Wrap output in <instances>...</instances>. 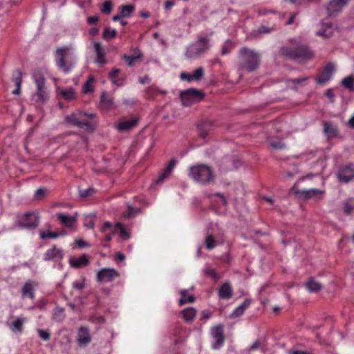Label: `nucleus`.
Returning <instances> with one entry per match:
<instances>
[{"mask_svg":"<svg viewBox=\"0 0 354 354\" xmlns=\"http://www.w3.org/2000/svg\"><path fill=\"white\" fill-rule=\"evenodd\" d=\"M233 48H234V45H233L232 42L230 41H226L222 46L221 52V55H225L228 54L232 50V49Z\"/></svg>","mask_w":354,"mask_h":354,"instance_id":"49530a36","label":"nucleus"},{"mask_svg":"<svg viewBox=\"0 0 354 354\" xmlns=\"http://www.w3.org/2000/svg\"><path fill=\"white\" fill-rule=\"evenodd\" d=\"M176 160H171V161H169L165 169L158 176V178L156 180L157 184L162 183L166 178L169 177L171 175V171H173L174 167L176 166Z\"/></svg>","mask_w":354,"mask_h":354,"instance_id":"4be33fe9","label":"nucleus"},{"mask_svg":"<svg viewBox=\"0 0 354 354\" xmlns=\"http://www.w3.org/2000/svg\"><path fill=\"white\" fill-rule=\"evenodd\" d=\"M189 176L196 183L206 185L214 181V175L210 167L205 164L194 165L189 169Z\"/></svg>","mask_w":354,"mask_h":354,"instance_id":"20e7f679","label":"nucleus"},{"mask_svg":"<svg viewBox=\"0 0 354 354\" xmlns=\"http://www.w3.org/2000/svg\"><path fill=\"white\" fill-rule=\"evenodd\" d=\"M260 342L259 340H256L250 347V351H254L259 348Z\"/></svg>","mask_w":354,"mask_h":354,"instance_id":"69168bd1","label":"nucleus"},{"mask_svg":"<svg viewBox=\"0 0 354 354\" xmlns=\"http://www.w3.org/2000/svg\"><path fill=\"white\" fill-rule=\"evenodd\" d=\"M77 342L80 346H86L91 342V335L87 327L81 326L79 328Z\"/></svg>","mask_w":354,"mask_h":354,"instance_id":"f3484780","label":"nucleus"},{"mask_svg":"<svg viewBox=\"0 0 354 354\" xmlns=\"http://www.w3.org/2000/svg\"><path fill=\"white\" fill-rule=\"evenodd\" d=\"M93 82V79L90 78L88 81L86 82L83 86V92L84 93H88L93 91L91 87V82Z\"/></svg>","mask_w":354,"mask_h":354,"instance_id":"6e6d98bb","label":"nucleus"},{"mask_svg":"<svg viewBox=\"0 0 354 354\" xmlns=\"http://www.w3.org/2000/svg\"><path fill=\"white\" fill-rule=\"evenodd\" d=\"M138 124V119L136 118H122L117 124V129L120 132L128 131Z\"/></svg>","mask_w":354,"mask_h":354,"instance_id":"dca6fc26","label":"nucleus"},{"mask_svg":"<svg viewBox=\"0 0 354 354\" xmlns=\"http://www.w3.org/2000/svg\"><path fill=\"white\" fill-rule=\"evenodd\" d=\"M112 10V3L110 1H105L101 9L102 12L109 14Z\"/></svg>","mask_w":354,"mask_h":354,"instance_id":"8fccbe9b","label":"nucleus"},{"mask_svg":"<svg viewBox=\"0 0 354 354\" xmlns=\"http://www.w3.org/2000/svg\"><path fill=\"white\" fill-rule=\"evenodd\" d=\"M281 56L286 58L305 62L314 57L313 52L305 45L299 44L295 48L289 46L281 47L279 50Z\"/></svg>","mask_w":354,"mask_h":354,"instance_id":"7ed1b4c3","label":"nucleus"},{"mask_svg":"<svg viewBox=\"0 0 354 354\" xmlns=\"http://www.w3.org/2000/svg\"><path fill=\"white\" fill-rule=\"evenodd\" d=\"M32 78L37 86L36 95L38 100L41 102H44L47 98V93L45 91V77L44 74L39 69H36L33 71Z\"/></svg>","mask_w":354,"mask_h":354,"instance_id":"6e6552de","label":"nucleus"},{"mask_svg":"<svg viewBox=\"0 0 354 354\" xmlns=\"http://www.w3.org/2000/svg\"><path fill=\"white\" fill-rule=\"evenodd\" d=\"M17 225L22 228L35 229L39 224V216L35 212H26L19 217Z\"/></svg>","mask_w":354,"mask_h":354,"instance_id":"0eeeda50","label":"nucleus"},{"mask_svg":"<svg viewBox=\"0 0 354 354\" xmlns=\"http://www.w3.org/2000/svg\"><path fill=\"white\" fill-rule=\"evenodd\" d=\"M134 8L133 5H122L120 7V13L123 17H129Z\"/></svg>","mask_w":354,"mask_h":354,"instance_id":"c9c22d12","label":"nucleus"},{"mask_svg":"<svg viewBox=\"0 0 354 354\" xmlns=\"http://www.w3.org/2000/svg\"><path fill=\"white\" fill-rule=\"evenodd\" d=\"M273 30H274L273 28H268V27L265 26H261L258 29V32L259 34H268V33L271 32Z\"/></svg>","mask_w":354,"mask_h":354,"instance_id":"4d7b16f0","label":"nucleus"},{"mask_svg":"<svg viewBox=\"0 0 354 354\" xmlns=\"http://www.w3.org/2000/svg\"><path fill=\"white\" fill-rule=\"evenodd\" d=\"M83 113H79L77 114H71L65 118V121L72 125L77 127L80 129H84L87 131H93V124L88 122L82 120Z\"/></svg>","mask_w":354,"mask_h":354,"instance_id":"9d476101","label":"nucleus"},{"mask_svg":"<svg viewBox=\"0 0 354 354\" xmlns=\"http://www.w3.org/2000/svg\"><path fill=\"white\" fill-rule=\"evenodd\" d=\"M61 95L66 100H71L75 97L74 89L71 88L62 90L61 91Z\"/></svg>","mask_w":354,"mask_h":354,"instance_id":"a19ab883","label":"nucleus"},{"mask_svg":"<svg viewBox=\"0 0 354 354\" xmlns=\"http://www.w3.org/2000/svg\"><path fill=\"white\" fill-rule=\"evenodd\" d=\"M261 63L260 55L248 48L243 47L239 50V62L238 69L252 72L257 70Z\"/></svg>","mask_w":354,"mask_h":354,"instance_id":"f257e3e1","label":"nucleus"},{"mask_svg":"<svg viewBox=\"0 0 354 354\" xmlns=\"http://www.w3.org/2000/svg\"><path fill=\"white\" fill-rule=\"evenodd\" d=\"M95 193V189L92 187L80 190V196L81 198H86L88 196H90L93 195Z\"/></svg>","mask_w":354,"mask_h":354,"instance_id":"3c124183","label":"nucleus"},{"mask_svg":"<svg viewBox=\"0 0 354 354\" xmlns=\"http://www.w3.org/2000/svg\"><path fill=\"white\" fill-rule=\"evenodd\" d=\"M69 263L73 268H79L87 266L89 260L86 254H83L79 258H71Z\"/></svg>","mask_w":354,"mask_h":354,"instance_id":"b1692460","label":"nucleus"},{"mask_svg":"<svg viewBox=\"0 0 354 354\" xmlns=\"http://www.w3.org/2000/svg\"><path fill=\"white\" fill-rule=\"evenodd\" d=\"M324 131L325 134L329 138H333L337 136L338 131L335 126L330 122H325L324 124Z\"/></svg>","mask_w":354,"mask_h":354,"instance_id":"473e14b6","label":"nucleus"},{"mask_svg":"<svg viewBox=\"0 0 354 354\" xmlns=\"http://www.w3.org/2000/svg\"><path fill=\"white\" fill-rule=\"evenodd\" d=\"M174 5V2L172 1H167L165 3V9L166 10H170Z\"/></svg>","mask_w":354,"mask_h":354,"instance_id":"0e129e2a","label":"nucleus"},{"mask_svg":"<svg viewBox=\"0 0 354 354\" xmlns=\"http://www.w3.org/2000/svg\"><path fill=\"white\" fill-rule=\"evenodd\" d=\"M36 286L37 284L31 280H28V281H26L21 289V293L23 297H28L30 299H34V287Z\"/></svg>","mask_w":354,"mask_h":354,"instance_id":"5701e85b","label":"nucleus"},{"mask_svg":"<svg viewBox=\"0 0 354 354\" xmlns=\"http://www.w3.org/2000/svg\"><path fill=\"white\" fill-rule=\"evenodd\" d=\"M117 32L115 29L106 28L102 33V37L105 40H110L116 37Z\"/></svg>","mask_w":354,"mask_h":354,"instance_id":"4c0bfd02","label":"nucleus"},{"mask_svg":"<svg viewBox=\"0 0 354 354\" xmlns=\"http://www.w3.org/2000/svg\"><path fill=\"white\" fill-rule=\"evenodd\" d=\"M100 231L102 233H106L107 231L113 232L114 230L113 229V225L109 221H106L104 224L100 228Z\"/></svg>","mask_w":354,"mask_h":354,"instance_id":"5fc2aeb1","label":"nucleus"},{"mask_svg":"<svg viewBox=\"0 0 354 354\" xmlns=\"http://www.w3.org/2000/svg\"><path fill=\"white\" fill-rule=\"evenodd\" d=\"M115 227L120 230V235L124 239H128L130 237L129 233L125 230L121 223H117Z\"/></svg>","mask_w":354,"mask_h":354,"instance_id":"de8ad7c7","label":"nucleus"},{"mask_svg":"<svg viewBox=\"0 0 354 354\" xmlns=\"http://www.w3.org/2000/svg\"><path fill=\"white\" fill-rule=\"evenodd\" d=\"M55 61L57 68L64 73L71 72L75 65L71 48L68 46L57 48L55 53Z\"/></svg>","mask_w":354,"mask_h":354,"instance_id":"f03ea898","label":"nucleus"},{"mask_svg":"<svg viewBox=\"0 0 354 354\" xmlns=\"http://www.w3.org/2000/svg\"><path fill=\"white\" fill-rule=\"evenodd\" d=\"M63 252L61 249L57 248L56 246L48 249L44 254V259L46 261H49L55 259H62Z\"/></svg>","mask_w":354,"mask_h":354,"instance_id":"6ab92c4d","label":"nucleus"},{"mask_svg":"<svg viewBox=\"0 0 354 354\" xmlns=\"http://www.w3.org/2000/svg\"><path fill=\"white\" fill-rule=\"evenodd\" d=\"M250 301L245 299L241 305L236 307L231 315V317H239L243 314L245 310L249 307Z\"/></svg>","mask_w":354,"mask_h":354,"instance_id":"7c9ffc66","label":"nucleus"},{"mask_svg":"<svg viewBox=\"0 0 354 354\" xmlns=\"http://www.w3.org/2000/svg\"><path fill=\"white\" fill-rule=\"evenodd\" d=\"M56 216L61 223L66 227H72L77 221L75 216H68L62 213H57Z\"/></svg>","mask_w":354,"mask_h":354,"instance_id":"412c9836","label":"nucleus"},{"mask_svg":"<svg viewBox=\"0 0 354 354\" xmlns=\"http://www.w3.org/2000/svg\"><path fill=\"white\" fill-rule=\"evenodd\" d=\"M100 99L102 109L108 111L113 107V98L111 96L106 93H102Z\"/></svg>","mask_w":354,"mask_h":354,"instance_id":"bb28decb","label":"nucleus"},{"mask_svg":"<svg viewBox=\"0 0 354 354\" xmlns=\"http://www.w3.org/2000/svg\"><path fill=\"white\" fill-rule=\"evenodd\" d=\"M93 48L96 53L95 62L100 66H102L107 63L105 57V51L100 43L95 42Z\"/></svg>","mask_w":354,"mask_h":354,"instance_id":"a211bd4d","label":"nucleus"},{"mask_svg":"<svg viewBox=\"0 0 354 354\" xmlns=\"http://www.w3.org/2000/svg\"><path fill=\"white\" fill-rule=\"evenodd\" d=\"M335 70V66L332 63H328L321 71L319 77L316 80L318 84H324L332 77Z\"/></svg>","mask_w":354,"mask_h":354,"instance_id":"4468645a","label":"nucleus"},{"mask_svg":"<svg viewBox=\"0 0 354 354\" xmlns=\"http://www.w3.org/2000/svg\"><path fill=\"white\" fill-rule=\"evenodd\" d=\"M204 96V93L202 91L194 88L184 90L180 94L182 104L185 106H189L201 101Z\"/></svg>","mask_w":354,"mask_h":354,"instance_id":"423d86ee","label":"nucleus"},{"mask_svg":"<svg viewBox=\"0 0 354 354\" xmlns=\"http://www.w3.org/2000/svg\"><path fill=\"white\" fill-rule=\"evenodd\" d=\"M37 333H38L39 337L41 339H42L43 340L48 341L50 339V335L48 330H44L41 329H39L37 330Z\"/></svg>","mask_w":354,"mask_h":354,"instance_id":"864d4df0","label":"nucleus"},{"mask_svg":"<svg viewBox=\"0 0 354 354\" xmlns=\"http://www.w3.org/2000/svg\"><path fill=\"white\" fill-rule=\"evenodd\" d=\"M118 272L114 268H103L98 271L96 279L98 282H111L119 277Z\"/></svg>","mask_w":354,"mask_h":354,"instance_id":"f8f14e48","label":"nucleus"},{"mask_svg":"<svg viewBox=\"0 0 354 354\" xmlns=\"http://www.w3.org/2000/svg\"><path fill=\"white\" fill-rule=\"evenodd\" d=\"M180 295L181 297L178 301L179 306H183L187 303L192 304L195 301L194 296L192 295H188L187 290L185 289L181 290L180 291Z\"/></svg>","mask_w":354,"mask_h":354,"instance_id":"c756f323","label":"nucleus"},{"mask_svg":"<svg viewBox=\"0 0 354 354\" xmlns=\"http://www.w3.org/2000/svg\"><path fill=\"white\" fill-rule=\"evenodd\" d=\"M291 191L294 193L297 196L303 198L304 200L309 199H321L325 192L324 190L319 189H299L296 186H293L291 189Z\"/></svg>","mask_w":354,"mask_h":354,"instance_id":"1a4fd4ad","label":"nucleus"},{"mask_svg":"<svg viewBox=\"0 0 354 354\" xmlns=\"http://www.w3.org/2000/svg\"><path fill=\"white\" fill-rule=\"evenodd\" d=\"M348 0H331L328 3L326 10L329 16L335 15L339 12L342 8L348 3Z\"/></svg>","mask_w":354,"mask_h":354,"instance_id":"2eb2a0df","label":"nucleus"},{"mask_svg":"<svg viewBox=\"0 0 354 354\" xmlns=\"http://www.w3.org/2000/svg\"><path fill=\"white\" fill-rule=\"evenodd\" d=\"M333 34V28L331 24H322V30L317 32V35L324 38H329Z\"/></svg>","mask_w":354,"mask_h":354,"instance_id":"c85d7f7f","label":"nucleus"},{"mask_svg":"<svg viewBox=\"0 0 354 354\" xmlns=\"http://www.w3.org/2000/svg\"><path fill=\"white\" fill-rule=\"evenodd\" d=\"M73 288L76 290L81 292L86 287V279L85 278H81L79 280L75 281L72 283Z\"/></svg>","mask_w":354,"mask_h":354,"instance_id":"ea45409f","label":"nucleus"},{"mask_svg":"<svg viewBox=\"0 0 354 354\" xmlns=\"http://www.w3.org/2000/svg\"><path fill=\"white\" fill-rule=\"evenodd\" d=\"M12 81L16 85V89L12 91L14 95H19L21 93V86L22 83V72L17 69L14 71Z\"/></svg>","mask_w":354,"mask_h":354,"instance_id":"a878e982","label":"nucleus"},{"mask_svg":"<svg viewBox=\"0 0 354 354\" xmlns=\"http://www.w3.org/2000/svg\"><path fill=\"white\" fill-rule=\"evenodd\" d=\"M342 84L351 91H354V79L351 77H346L342 81Z\"/></svg>","mask_w":354,"mask_h":354,"instance_id":"79ce46f5","label":"nucleus"},{"mask_svg":"<svg viewBox=\"0 0 354 354\" xmlns=\"http://www.w3.org/2000/svg\"><path fill=\"white\" fill-rule=\"evenodd\" d=\"M180 79L183 80H186L187 82L194 81L192 74L187 73H182L180 74Z\"/></svg>","mask_w":354,"mask_h":354,"instance_id":"13d9d810","label":"nucleus"},{"mask_svg":"<svg viewBox=\"0 0 354 354\" xmlns=\"http://www.w3.org/2000/svg\"><path fill=\"white\" fill-rule=\"evenodd\" d=\"M46 192L47 189L46 188H39L37 189L35 193V198L37 200L42 199L45 196Z\"/></svg>","mask_w":354,"mask_h":354,"instance_id":"603ef678","label":"nucleus"},{"mask_svg":"<svg viewBox=\"0 0 354 354\" xmlns=\"http://www.w3.org/2000/svg\"><path fill=\"white\" fill-rule=\"evenodd\" d=\"M269 145L275 150H281L286 148V144L281 140H275L272 138H268Z\"/></svg>","mask_w":354,"mask_h":354,"instance_id":"f704fd0d","label":"nucleus"},{"mask_svg":"<svg viewBox=\"0 0 354 354\" xmlns=\"http://www.w3.org/2000/svg\"><path fill=\"white\" fill-rule=\"evenodd\" d=\"M233 295V290L230 282H225L218 289V297L223 299H230Z\"/></svg>","mask_w":354,"mask_h":354,"instance_id":"aec40b11","label":"nucleus"},{"mask_svg":"<svg viewBox=\"0 0 354 354\" xmlns=\"http://www.w3.org/2000/svg\"><path fill=\"white\" fill-rule=\"evenodd\" d=\"M120 73V70L118 68H113L109 73V78L111 80L116 79L118 74Z\"/></svg>","mask_w":354,"mask_h":354,"instance_id":"bf43d9fd","label":"nucleus"},{"mask_svg":"<svg viewBox=\"0 0 354 354\" xmlns=\"http://www.w3.org/2000/svg\"><path fill=\"white\" fill-rule=\"evenodd\" d=\"M59 234L55 232H45L43 230H41L39 232V237L41 239L44 240L46 239H57L59 237Z\"/></svg>","mask_w":354,"mask_h":354,"instance_id":"58836bf2","label":"nucleus"},{"mask_svg":"<svg viewBox=\"0 0 354 354\" xmlns=\"http://www.w3.org/2000/svg\"><path fill=\"white\" fill-rule=\"evenodd\" d=\"M140 57V55H126L123 56V59L126 61L128 66H131L134 64L136 61H137Z\"/></svg>","mask_w":354,"mask_h":354,"instance_id":"09e8293b","label":"nucleus"},{"mask_svg":"<svg viewBox=\"0 0 354 354\" xmlns=\"http://www.w3.org/2000/svg\"><path fill=\"white\" fill-rule=\"evenodd\" d=\"M111 82L117 86H121L123 84V80L122 79H114L111 80Z\"/></svg>","mask_w":354,"mask_h":354,"instance_id":"774afa93","label":"nucleus"},{"mask_svg":"<svg viewBox=\"0 0 354 354\" xmlns=\"http://www.w3.org/2000/svg\"><path fill=\"white\" fill-rule=\"evenodd\" d=\"M203 272L205 275L212 278L214 281H217L221 277L220 275L214 269L210 268H205L203 270Z\"/></svg>","mask_w":354,"mask_h":354,"instance_id":"37998d69","label":"nucleus"},{"mask_svg":"<svg viewBox=\"0 0 354 354\" xmlns=\"http://www.w3.org/2000/svg\"><path fill=\"white\" fill-rule=\"evenodd\" d=\"M210 39L208 37L200 35L195 42L190 44L186 50L185 56L189 59L199 57L207 52L210 48Z\"/></svg>","mask_w":354,"mask_h":354,"instance_id":"39448f33","label":"nucleus"},{"mask_svg":"<svg viewBox=\"0 0 354 354\" xmlns=\"http://www.w3.org/2000/svg\"><path fill=\"white\" fill-rule=\"evenodd\" d=\"M204 73V68L203 67H199L193 71L192 75L194 81H199L203 77Z\"/></svg>","mask_w":354,"mask_h":354,"instance_id":"c03bdc74","label":"nucleus"},{"mask_svg":"<svg viewBox=\"0 0 354 354\" xmlns=\"http://www.w3.org/2000/svg\"><path fill=\"white\" fill-rule=\"evenodd\" d=\"M306 288L310 292H316L322 288V285L314 279H310L306 283Z\"/></svg>","mask_w":354,"mask_h":354,"instance_id":"e433bc0d","label":"nucleus"},{"mask_svg":"<svg viewBox=\"0 0 354 354\" xmlns=\"http://www.w3.org/2000/svg\"><path fill=\"white\" fill-rule=\"evenodd\" d=\"M212 129V122L210 121H202L198 124V129L201 137L205 138Z\"/></svg>","mask_w":354,"mask_h":354,"instance_id":"393cba45","label":"nucleus"},{"mask_svg":"<svg viewBox=\"0 0 354 354\" xmlns=\"http://www.w3.org/2000/svg\"><path fill=\"white\" fill-rule=\"evenodd\" d=\"M25 322V318L18 317L10 324V328L14 333H22Z\"/></svg>","mask_w":354,"mask_h":354,"instance_id":"cd10ccee","label":"nucleus"},{"mask_svg":"<svg viewBox=\"0 0 354 354\" xmlns=\"http://www.w3.org/2000/svg\"><path fill=\"white\" fill-rule=\"evenodd\" d=\"M202 319H207L211 317L212 313L208 310H203L201 313Z\"/></svg>","mask_w":354,"mask_h":354,"instance_id":"680f3d73","label":"nucleus"},{"mask_svg":"<svg viewBox=\"0 0 354 354\" xmlns=\"http://www.w3.org/2000/svg\"><path fill=\"white\" fill-rule=\"evenodd\" d=\"M205 246L208 250H211L216 246V243L214 236L212 234H207L205 241Z\"/></svg>","mask_w":354,"mask_h":354,"instance_id":"a18cd8bd","label":"nucleus"},{"mask_svg":"<svg viewBox=\"0 0 354 354\" xmlns=\"http://www.w3.org/2000/svg\"><path fill=\"white\" fill-rule=\"evenodd\" d=\"M211 334L214 338L212 347L214 349H219L221 348L224 343L223 327L222 325L214 326L211 330Z\"/></svg>","mask_w":354,"mask_h":354,"instance_id":"ddd939ff","label":"nucleus"},{"mask_svg":"<svg viewBox=\"0 0 354 354\" xmlns=\"http://www.w3.org/2000/svg\"><path fill=\"white\" fill-rule=\"evenodd\" d=\"M99 20V18L97 16H91L87 18V22L89 24H94L97 23Z\"/></svg>","mask_w":354,"mask_h":354,"instance_id":"052dcab7","label":"nucleus"},{"mask_svg":"<svg viewBox=\"0 0 354 354\" xmlns=\"http://www.w3.org/2000/svg\"><path fill=\"white\" fill-rule=\"evenodd\" d=\"M344 209L345 213L350 214L353 210V206L348 203H344Z\"/></svg>","mask_w":354,"mask_h":354,"instance_id":"e2e57ef3","label":"nucleus"},{"mask_svg":"<svg viewBox=\"0 0 354 354\" xmlns=\"http://www.w3.org/2000/svg\"><path fill=\"white\" fill-rule=\"evenodd\" d=\"M341 183H347L354 179V164L348 163L339 167L336 174Z\"/></svg>","mask_w":354,"mask_h":354,"instance_id":"9b49d317","label":"nucleus"},{"mask_svg":"<svg viewBox=\"0 0 354 354\" xmlns=\"http://www.w3.org/2000/svg\"><path fill=\"white\" fill-rule=\"evenodd\" d=\"M325 95L330 98L331 101H333V98H334V93L332 91V89H328L325 93Z\"/></svg>","mask_w":354,"mask_h":354,"instance_id":"338daca9","label":"nucleus"},{"mask_svg":"<svg viewBox=\"0 0 354 354\" xmlns=\"http://www.w3.org/2000/svg\"><path fill=\"white\" fill-rule=\"evenodd\" d=\"M181 314L186 322H190L195 318L196 310L192 307L187 308L181 312Z\"/></svg>","mask_w":354,"mask_h":354,"instance_id":"2f4dec72","label":"nucleus"},{"mask_svg":"<svg viewBox=\"0 0 354 354\" xmlns=\"http://www.w3.org/2000/svg\"><path fill=\"white\" fill-rule=\"evenodd\" d=\"M307 77H301V78H296V79H288L286 80V86L293 90L297 89L298 84H301V82L307 80Z\"/></svg>","mask_w":354,"mask_h":354,"instance_id":"72a5a7b5","label":"nucleus"}]
</instances>
